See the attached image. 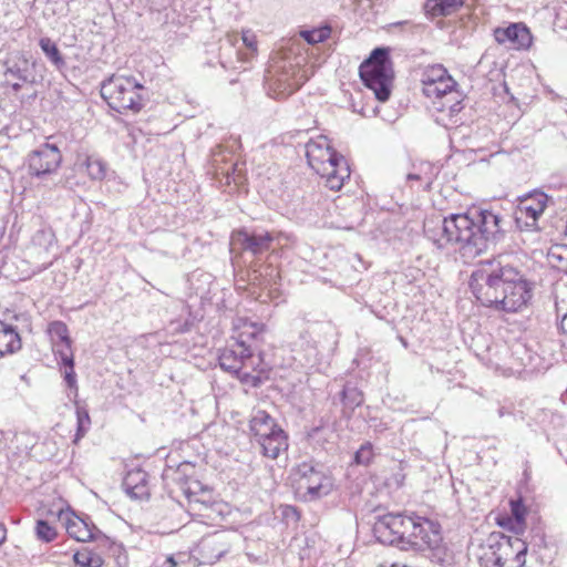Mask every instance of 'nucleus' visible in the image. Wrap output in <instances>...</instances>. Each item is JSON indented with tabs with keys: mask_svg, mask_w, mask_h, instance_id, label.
<instances>
[{
	"mask_svg": "<svg viewBox=\"0 0 567 567\" xmlns=\"http://www.w3.org/2000/svg\"><path fill=\"white\" fill-rule=\"evenodd\" d=\"M39 45L44 53V55L50 60V62L58 69L61 70L65 66V61L58 48V45L47 37H43L39 40Z\"/></svg>",
	"mask_w": 567,
	"mask_h": 567,
	"instance_id": "25",
	"label": "nucleus"
},
{
	"mask_svg": "<svg viewBox=\"0 0 567 567\" xmlns=\"http://www.w3.org/2000/svg\"><path fill=\"white\" fill-rule=\"evenodd\" d=\"M65 367L64 371V380L66 384L73 389H76V375L74 372V363L73 364H63Z\"/></svg>",
	"mask_w": 567,
	"mask_h": 567,
	"instance_id": "37",
	"label": "nucleus"
},
{
	"mask_svg": "<svg viewBox=\"0 0 567 567\" xmlns=\"http://www.w3.org/2000/svg\"><path fill=\"white\" fill-rule=\"evenodd\" d=\"M511 513L513 516V519L511 520V529H513L516 535L523 533L525 528V514L526 508L520 499H512L511 501Z\"/></svg>",
	"mask_w": 567,
	"mask_h": 567,
	"instance_id": "27",
	"label": "nucleus"
},
{
	"mask_svg": "<svg viewBox=\"0 0 567 567\" xmlns=\"http://www.w3.org/2000/svg\"><path fill=\"white\" fill-rule=\"evenodd\" d=\"M35 533L38 538L45 543L52 542L56 536L54 527H52L51 525H49L48 522L42 519L37 522Z\"/></svg>",
	"mask_w": 567,
	"mask_h": 567,
	"instance_id": "34",
	"label": "nucleus"
},
{
	"mask_svg": "<svg viewBox=\"0 0 567 567\" xmlns=\"http://www.w3.org/2000/svg\"><path fill=\"white\" fill-rule=\"evenodd\" d=\"M6 538V529L0 526V544Z\"/></svg>",
	"mask_w": 567,
	"mask_h": 567,
	"instance_id": "43",
	"label": "nucleus"
},
{
	"mask_svg": "<svg viewBox=\"0 0 567 567\" xmlns=\"http://www.w3.org/2000/svg\"><path fill=\"white\" fill-rule=\"evenodd\" d=\"M406 179L409 182H412V181L423 182L426 187H430V185L432 184V181H433L432 176H430L427 174L423 175L421 173H410V174H408Z\"/></svg>",
	"mask_w": 567,
	"mask_h": 567,
	"instance_id": "38",
	"label": "nucleus"
},
{
	"mask_svg": "<svg viewBox=\"0 0 567 567\" xmlns=\"http://www.w3.org/2000/svg\"><path fill=\"white\" fill-rule=\"evenodd\" d=\"M177 561L175 560L174 556H167L164 560L162 567H176Z\"/></svg>",
	"mask_w": 567,
	"mask_h": 567,
	"instance_id": "40",
	"label": "nucleus"
},
{
	"mask_svg": "<svg viewBox=\"0 0 567 567\" xmlns=\"http://www.w3.org/2000/svg\"><path fill=\"white\" fill-rule=\"evenodd\" d=\"M560 330L564 334H567V313L561 318Z\"/></svg>",
	"mask_w": 567,
	"mask_h": 567,
	"instance_id": "42",
	"label": "nucleus"
},
{
	"mask_svg": "<svg viewBox=\"0 0 567 567\" xmlns=\"http://www.w3.org/2000/svg\"><path fill=\"white\" fill-rule=\"evenodd\" d=\"M527 544L518 536L493 533L487 539L484 559L494 567H523Z\"/></svg>",
	"mask_w": 567,
	"mask_h": 567,
	"instance_id": "10",
	"label": "nucleus"
},
{
	"mask_svg": "<svg viewBox=\"0 0 567 567\" xmlns=\"http://www.w3.org/2000/svg\"><path fill=\"white\" fill-rule=\"evenodd\" d=\"M341 400L343 405L350 410H354L363 402L362 392L357 386L347 383L341 392Z\"/></svg>",
	"mask_w": 567,
	"mask_h": 567,
	"instance_id": "28",
	"label": "nucleus"
},
{
	"mask_svg": "<svg viewBox=\"0 0 567 567\" xmlns=\"http://www.w3.org/2000/svg\"><path fill=\"white\" fill-rule=\"evenodd\" d=\"M44 240L47 241L49 245L52 244V240H53V235L51 233H48V231H44V230H40L35 234V236L33 237V241L37 243V241H40V240Z\"/></svg>",
	"mask_w": 567,
	"mask_h": 567,
	"instance_id": "39",
	"label": "nucleus"
},
{
	"mask_svg": "<svg viewBox=\"0 0 567 567\" xmlns=\"http://www.w3.org/2000/svg\"><path fill=\"white\" fill-rule=\"evenodd\" d=\"M359 73L365 86L374 92L380 102L389 100L392 91L393 69L388 49H374L369 59L360 65Z\"/></svg>",
	"mask_w": 567,
	"mask_h": 567,
	"instance_id": "7",
	"label": "nucleus"
},
{
	"mask_svg": "<svg viewBox=\"0 0 567 567\" xmlns=\"http://www.w3.org/2000/svg\"><path fill=\"white\" fill-rule=\"evenodd\" d=\"M243 40H244V42L246 43V45L248 48L255 49V40H254V38H249L248 35L244 34Z\"/></svg>",
	"mask_w": 567,
	"mask_h": 567,
	"instance_id": "41",
	"label": "nucleus"
},
{
	"mask_svg": "<svg viewBox=\"0 0 567 567\" xmlns=\"http://www.w3.org/2000/svg\"><path fill=\"white\" fill-rule=\"evenodd\" d=\"M305 58H280L267 69L265 83L274 99H285L303 85L312 73L302 68Z\"/></svg>",
	"mask_w": 567,
	"mask_h": 567,
	"instance_id": "6",
	"label": "nucleus"
},
{
	"mask_svg": "<svg viewBox=\"0 0 567 567\" xmlns=\"http://www.w3.org/2000/svg\"><path fill=\"white\" fill-rule=\"evenodd\" d=\"M548 196L543 192H534L523 198L516 209V223L528 229L537 228V220L547 207Z\"/></svg>",
	"mask_w": 567,
	"mask_h": 567,
	"instance_id": "16",
	"label": "nucleus"
},
{
	"mask_svg": "<svg viewBox=\"0 0 567 567\" xmlns=\"http://www.w3.org/2000/svg\"><path fill=\"white\" fill-rule=\"evenodd\" d=\"M230 550L227 534L217 532L203 537L197 546L198 555L203 564L213 565Z\"/></svg>",
	"mask_w": 567,
	"mask_h": 567,
	"instance_id": "17",
	"label": "nucleus"
},
{
	"mask_svg": "<svg viewBox=\"0 0 567 567\" xmlns=\"http://www.w3.org/2000/svg\"><path fill=\"white\" fill-rule=\"evenodd\" d=\"M302 35L308 43L322 42L328 38L329 30L322 29V30L305 31V32H302Z\"/></svg>",
	"mask_w": 567,
	"mask_h": 567,
	"instance_id": "36",
	"label": "nucleus"
},
{
	"mask_svg": "<svg viewBox=\"0 0 567 567\" xmlns=\"http://www.w3.org/2000/svg\"><path fill=\"white\" fill-rule=\"evenodd\" d=\"M4 79L17 92L25 84H34L38 81L35 62L24 52L13 51L4 61Z\"/></svg>",
	"mask_w": 567,
	"mask_h": 567,
	"instance_id": "11",
	"label": "nucleus"
},
{
	"mask_svg": "<svg viewBox=\"0 0 567 567\" xmlns=\"http://www.w3.org/2000/svg\"><path fill=\"white\" fill-rule=\"evenodd\" d=\"M251 328L254 329L251 332L247 333L249 337L251 338H255L257 332H258V329L255 324L251 326Z\"/></svg>",
	"mask_w": 567,
	"mask_h": 567,
	"instance_id": "44",
	"label": "nucleus"
},
{
	"mask_svg": "<svg viewBox=\"0 0 567 567\" xmlns=\"http://www.w3.org/2000/svg\"><path fill=\"white\" fill-rule=\"evenodd\" d=\"M422 92L427 99L432 100L435 109L440 112L447 110L450 115H454L462 110L463 96L454 79H445V83L423 86Z\"/></svg>",
	"mask_w": 567,
	"mask_h": 567,
	"instance_id": "13",
	"label": "nucleus"
},
{
	"mask_svg": "<svg viewBox=\"0 0 567 567\" xmlns=\"http://www.w3.org/2000/svg\"><path fill=\"white\" fill-rule=\"evenodd\" d=\"M21 348V339L16 328L0 320V357L13 353Z\"/></svg>",
	"mask_w": 567,
	"mask_h": 567,
	"instance_id": "20",
	"label": "nucleus"
},
{
	"mask_svg": "<svg viewBox=\"0 0 567 567\" xmlns=\"http://www.w3.org/2000/svg\"><path fill=\"white\" fill-rule=\"evenodd\" d=\"M246 332L239 334V339L231 346L221 350L218 360L220 368L236 375L243 383L258 386L261 383V374L265 368L261 367L262 358L255 354L249 340L244 339Z\"/></svg>",
	"mask_w": 567,
	"mask_h": 567,
	"instance_id": "5",
	"label": "nucleus"
},
{
	"mask_svg": "<svg viewBox=\"0 0 567 567\" xmlns=\"http://www.w3.org/2000/svg\"><path fill=\"white\" fill-rule=\"evenodd\" d=\"M249 429L265 457L275 460L288 449V436L276 420L264 410L252 412Z\"/></svg>",
	"mask_w": 567,
	"mask_h": 567,
	"instance_id": "9",
	"label": "nucleus"
},
{
	"mask_svg": "<svg viewBox=\"0 0 567 567\" xmlns=\"http://www.w3.org/2000/svg\"><path fill=\"white\" fill-rule=\"evenodd\" d=\"M53 352L60 358L62 364H73V352L71 348V340L60 344L52 346Z\"/></svg>",
	"mask_w": 567,
	"mask_h": 567,
	"instance_id": "33",
	"label": "nucleus"
},
{
	"mask_svg": "<svg viewBox=\"0 0 567 567\" xmlns=\"http://www.w3.org/2000/svg\"><path fill=\"white\" fill-rule=\"evenodd\" d=\"M504 224L493 210L473 206L463 214L427 219L424 234L439 248L455 244L463 257L475 258L503 240Z\"/></svg>",
	"mask_w": 567,
	"mask_h": 567,
	"instance_id": "1",
	"label": "nucleus"
},
{
	"mask_svg": "<svg viewBox=\"0 0 567 567\" xmlns=\"http://www.w3.org/2000/svg\"><path fill=\"white\" fill-rule=\"evenodd\" d=\"M306 157L309 166L322 178L331 190H339L350 177L346 158L337 153L327 136L319 135L306 144Z\"/></svg>",
	"mask_w": 567,
	"mask_h": 567,
	"instance_id": "4",
	"label": "nucleus"
},
{
	"mask_svg": "<svg viewBox=\"0 0 567 567\" xmlns=\"http://www.w3.org/2000/svg\"><path fill=\"white\" fill-rule=\"evenodd\" d=\"M234 240L240 245L241 249L249 251L252 255H261L268 251L274 241V236L268 231H252L249 233L245 229L238 230L234 235Z\"/></svg>",
	"mask_w": 567,
	"mask_h": 567,
	"instance_id": "19",
	"label": "nucleus"
},
{
	"mask_svg": "<svg viewBox=\"0 0 567 567\" xmlns=\"http://www.w3.org/2000/svg\"><path fill=\"white\" fill-rule=\"evenodd\" d=\"M256 264L251 266V271L249 274V280L259 287H267L270 284L275 282V269L268 266L266 268L267 272L264 274L261 270L256 268Z\"/></svg>",
	"mask_w": 567,
	"mask_h": 567,
	"instance_id": "30",
	"label": "nucleus"
},
{
	"mask_svg": "<svg viewBox=\"0 0 567 567\" xmlns=\"http://www.w3.org/2000/svg\"><path fill=\"white\" fill-rule=\"evenodd\" d=\"M193 470V466L189 463L181 464L176 471H174V481L181 483V489L183 493L189 498L192 495L196 494L197 489H202L200 482L197 480H192L186 477L183 480L182 475L187 476V471Z\"/></svg>",
	"mask_w": 567,
	"mask_h": 567,
	"instance_id": "23",
	"label": "nucleus"
},
{
	"mask_svg": "<svg viewBox=\"0 0 567 567\" xmlns=\"http://www.w3.org/2000/svg\"><path fill=\"white\" fill-rule=\"evenodd\" d=\"M299 472L298 489L303 491L306 501H316L331 493L333 482L330 476L307 464H303Z\"/></svg>",
	"mask_w": 567,
	"mask_h": 567,
	"instance_id": "14",
	"label": "nucleus"
},
{
	"mask_svg": "<svg viewBox=\"0 0 567 567\" xmlns=\"http://www.w3.org/2000/svg\"><path fill=\"white\" fill-rule=\"evenodd\" d=\"M494 37L499 44L509 43L518 50L528 49L533 40L529 29L522 22L511 23L506 28H496Z\"/></svg>",
	"mask_w": 567,
	"mask_h": 567,
	"instance_id": "18",
	"label": "nucleus"
},
{
	"mask_svg": "<svg viewBox=\"0 0 567 567\" xmlns=\"http://www.w3.org/2000/svg\"><path fill=\"white\" fill-rule=\"evenodd\" d=\"M59 519L65 526L68 534L78 542H101L103 545L110 543V538L91 522L89 517H80L73 513H60Z\"/></svg>",
	"mask_w": 567,
	"mask_h": 567,
	"instance_id": "15",
	"label": "nucleus"
},
{
	"mask_svg": "<svg viewBox=\"0 0 567 567\" xmlns=\"http://www.w3.org/2000/svg\"><path fill=\"white\" fill-rule=\"evenodd\" d=\"M147 474L142 470H135L127 473L123 485L126 492L134 498H143L147 495Z\"/></svg>",
	"mask_w": 567,
	"mask_h": 567,
	"instance_id": "21",
	"label": "nucleus"
},
{
	"mask_svg": "<svg viewBox=\"0 0 567 567\" xmlns=\"http://www.w3.org/2000/svg\"><path fill=\"white\" fill-rule=\"evenodd\" d=\"M464 0H426L425 12L431 17L450 16L458 10Z\"/></svg>",
	"mask_w": 567,
	"mask_h": 567,
	"instance_id": "22",
	"label": "nucleus"
},
{
	"mask_svg": "<svg viewBox=\"0 0 567 567\" xmlns=\"http://www.w3.org/2000/svg\"><path fill=\"white\" fill-rule=\"evenodd\" d=\"M48 332L50 334L51 343L60 344L70 341L69 329L62 321H53L49 324Z\"/></svg>",
	"mask_w": 567,
	"mask_h": 567,
	"instance_id": "29",
	"label": "nucleus"
},
{
	"mask_svg": "<svg viewBox=\"0 0 567 567\" xmlns=\"http://www.w3.org/2000/svg\"><path fill=\"white\" fill-rule=\"evenodd\" d=\"M74 563L80 567H102L104 565L103 557L90 548L78 550L73 555Z\"/></svg>",
	"mask_w": 567,
	"mask_h": 567,
	"instance_id": "26",
	"label": "nucleus"
},
{
	"mask_svg": "<svg viewBox=\"0 0 567 567\" xmlns=\"http://www.w3.org/2000/svg\"><path fill=\"white\" fill-rule=\"evenodd\" d=\"M373 533L382 544L396 546L402 550L429 551L430 559L440 565L450 558L449 550L442 543L440 526L430 519L386 514L374 523Z\"/></svg>",
	"mask_w": 567,
	"mask_h": 567,
	"instance_id": "3",
	"label": "nucleus"
},
{
	"mask_svg": "<svg viewBox=\"0 0 567 567\" xmlns=\"http://www.w3.org/2000/svg\"><path fill=\"white\" fill-rule=\"evenodd\" d=\"M143 90L144 86L132 76L113 75L102 83L101 95L118 113H137L144 106Z\"/></svg>",
	"mask_w": 567,
	"mask_h": 567,
	"instance_id": "8",
	"label": "nucleus"
},
{
	"mask_svg": "<svg viewBox=\"0 0 567 567\" xmlns=\"http://www.w3.org/2000/svg\"><path fill=\"white\" fill-rule=\"evenodd\" d=\"M86 171L92 179H103L106 175V167L103 161L95 157H87L86 159Z\"/></svg>",
	"mask_w": 567,
	"mask_h": 567,
	"instance_id": "31",
	"label": "nucleus"
},
{
	"mask_svg": "<svg viewBox=\"0 0 567 567\" xmlns=\"http://www.w3.org/2000/svg\"><path fill=\"white\" fill-rule=\"evenodd\" d=\"M445 79H453L447 70L441 64L429 65L424 69L422 73V87L423 86H432L434 84H439L441 82L445 83Z\"/></svg>",
	"mask_w": 567,
	"mask_h": 567,
	"instance_id": "24",
	"label": "nucleus"
},
{
	"mask_svg": "<svg viewBox=\"0 0 567 567\" xmlns=\"http://www.w3.org/2000/svg\"><path fill=\"white\" fill-rule=\"evenodd\" d=\"M470 288L482 306L507 313L520 311L532 298L525 274L506 255L481 262L471 275Z\"/></svg>",
	"mask_w": 567,
	"mask_h": 567,
	"instance_id": "2",
	"label": "nucleus"
},
{
	"mask_svg": "<svg viewBox=\"0 0 567 567\" xmlns=\"http://www.w3.org/2000/svg\"><path fill=\"white\" fill-rule=\"evenodd\" d=\"M218 156H219V154L214 153L213 157H214V162H215V163H217V162H218Z\"/></svg>",
	"mask_w": 567,
	"mask_h": 567,
	"instance_id": "45",
	"label": "nucleus"
},
{
	"mask_svg": "<svg viewBox=\"0 0 567 567\" xmlns=\"http://www.w3.org/2000/svg\"><path fill=\"white\" fill-rule=\"evenodd\" d=\"M373 457V447L370 443L361 445L354 454V461L360 465H368Z\"/></svg>",
	"mask_w": 567,
	"mask_h": 567,
	"instance_id": "35",
	"label": "nucleus"
},
{
	"mask_svg": "<svg viewBox=\"0 0 567 567\" xmlns=\"http://www.w3.org/2000/svg\"><path fill=\"white\" fill-rule=\"evenodd\" d=\"M76 423L78 430L75 434L74 442L76 443L80 439H82L90 429L91 420L87 411L82 408L76 409Z\"/></svg>",
	"mask_w": 567,
	"mask_h": 567,
	"instance_id": "32",
	"label": "nucleus"
},
{
	"mask_svg": "<svg viewBox=\"0 0 567 567\" xmlns=\"http://www.w3.org/2000/svg\"><path fill=\"white\" fill-rule=\"evenodd\" d=\"M62 163V154L55 144L44 143L31 151L25 157V165L31 176L42 178L54 174Z\"/></svg>",
	"mask_w": 567,
	"mask_h": 567,
	"instance_id": "12",
	"label": "nucleus"
}]
</instances>
